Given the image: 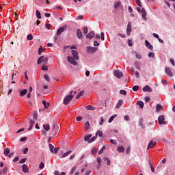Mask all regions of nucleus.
<instances>
[{
	"label": "nucleus",
	"mask_w": 175,
	"mask_h": 175,
	"mask_svg": "<svg viewBox=\"0 0 175 175\" xmlns=\"http://www.w3.org/2000/svg\"><path fill=\"white\" fill-rule=\"evenodd\" d=\"M73 99V95L67 96L64 100V105H68V103Z\"/></svg>",
	"instance_id": "obj_1"
},
{
	"label": "nucleus",
	"mask_w": 175,
	"mask_h": 175,
	"mask_svg": "<svg viewBox=\"0 0 175 175\" xmlns=\"http://www.w3.org/2000/svg\"><path fill=\"white\" fill-rule=\"evenodd\" d=\"M165 72L167 76H169V77H173V72H172V69H170L168 67H165Z\"/></svg>",
	"instance_id": "obj_2"
},
{
	"label": "nucleus",
	"mask_w": 175,
	"mask_h": 175,
	"mask_svg": "<svg viewBox=\"0 0 175 175\" xmlns=\"http://www.w3.org/2000/svg\"><path fill=\"white\" fill-rule=\"evenodd\" d=\"M67 59H68V62H70V64H72V65H75V66H76V65H77V62H76V60H75V58H73L70 56H68Z\"/></svg>",
	"instance_id": "obj_3"
},
{
	"label": "nucleus",
	"mask_w": 175,
	"mask_h": 175,
	"mask_svg": "<svg viewBox=\"0 0 175 175\" xmlns=\"http://www.w3.org/2000/svg\"><path fill=\"white\" fill-rule=\"evenodd\" d=\"M159 125H165L166 124V122H165V116L161 115L159 117Z\"/></svg>",
	"instance_id": "obj_4"
},
{
	"label": "nucleus",
	"mask_w": 175,
	"mask_h": 175,
	"mask_svg": "<svg viewBox=\"0 0 175 175\" xmlns=\"http://www.w3.org/2000/svg\"><path fill=\"white\" fill-rule=\"evenodd\" d=\"M113 75L114 76H116V77H117L118 79H121V77H122L123 75H122V72L118 70H116L113 72Z\"/></svg>",
	"instance_id": "obj_5"
},
{
	"label": "nucleus",
	"mask_w": 175,
	"mask_h": 175,
	"mask_svg": "<svg viewBox=\"0 0 175 175\" xmlns=\"http://www.w3.org/2000/svg\"><path fill=\"white\" fill-rule=\"evenodd\" d=\"M131 32H132V25H131V23H129L126 28L127 36H131Z\"/></svg>",
	"instance_id": "obj_6"
},
{
	"label": "nucleus",
	"mask_w": 175,
	"mask_h": 175,
	"mask_svg": "<svg viewBox=\"0 0 175 175\" xmlns=\"http://www.w3.org/2000/svg\"><path fill=\"white\" fill-rule=\"evenodd\" d=\"M58 126L54 124L52 127V133L53 136H55L58 133Z\"/></svg>",
	"instance_id": "obj_7"
},
{
	"label": "nucleus",
	"mask_w": 175,
	"mask_h": 175,
	"mask_svg": "<svg viewBox=\"0 0 175 175\" xmlns=\"http://www.w3.org/2000/svg\"><path fill=\"white\" fill-rule=\"evenodd\" d=\"M71 54H72L74 59H76V61H79V53L76 51L72 50Z\"/></svg>",
	"instance_id": "obj_8"
},
{
	"label": "nucleus",
	"mask_w": 175,
	"mask_h": 175,
	"mask_svg": "<svg viewBox=\"0 0 175 175\" xmlns=\"http://www.w3.org/2000/svg\"><path fill=\"white\" fill-rule=\"evenodd\" d=\"M141 13L142 18H144V20H147V12L145 8H142Z\"/></svg>",
	"instance_id": "obj_9"
},
{
	"label": "nucleus",
	"mask_w": 175,
	"mask_h": 175,
	"mask_svg": "<svg viewBox=\"0 0 175 175\" xmlns=\"http://www.w3.org/2000/svg\"><path fill=\"white\" fill-rule=\"evenodd\" d=\"M87 49L88 53H90L91 54L94 53V51H96L98 50L96 47L87 46Z\"/></svg>",
	"instance_id": "obj_10"
},
{
	"label": "nucleus",
	"mask_w": 175,
	"mask_h": 175,
	"mask_svg": "<svg viewBox=\"0 0 175 175\" xmlns=\"http://www.w3.org/2000/svg\"><path fill=\"white\" fill-rule=\"evenodd\" d=\"M142 90L144 92H152V88L150 87L149 85H146L142 88Z\"/></svg>",
	"instance_id": "obj_11"
},
{
	"label": "nucleus",
	"mask_w": 175,
	"mask_h": 175,
	"mask_svg": "<svg viewBox=\"0 0 175 175\" xmlns=\"http://www.w3.org/2000/svg\"><path fill=\"white\" fill-rule=\"evenodd\" d=\"M155 146H157V142L151 141L147 147V150H150V148H154Z\"/></svg>",
	"instance_id": "obj_12"
},
{
	"label": "nucleus",
	"mask_w": 175,
	"mask_h": 175,
	"mask_svg": "<svg viewBox=\"0 0 175 175\" xmlns=\"http://www.w3.org/2000/svg\"><path fill=\"white\" fill-rule=\"evenodd\" d=\"M22 169H23V173H29V170L28 169V165L23 164L22 165Z\"/></svg>",
	"instance_id": "obj_13"
},
{
	"label": "nucleus",
	"mask_w": 175,
	"mask_h": 175,
	"mask_svg": "<svg viewBox=\"0 0 175 175\" xmlns=\"http://www.w3.org/2000/svg\"><path fill=\"white\" fill-rule=\"evenodd\" d=\"M77 38H78V39H83V33H81V30L79 29L77 30Z\"/></svg>",
	"instance_id": "obj_14"
},
{
	"label": "nucleus",
	"mask_w": 175,
	"mask_h": 175,
	"mask_svg": "<svg viewBox=\"0 0 175 175\" xmlns=\"http://www.w3.org/2000/svg\"><path fill=\"white\" fill-rule=\"evenodd\" d=\"M145 45L148 49H149V50H152L154 49V47L152 46V45H151L148 40H145Z\"/></svg>",
	"instance_id": "obj_15"
},
{
	"label": "nucleus",
	"mask_w": 175,
	"mask_h": 175,
	"mask_svg": "<svg viewBox=\"0 0 175 175\" xmlns=\"http://www.w3.org/2000/svg\"><path fill=\"white\" fill-rule=\"evenodd\" d=\"M95 36V33L94 31H90L89 33L86 35L87 39H92Z\"/></svg>",
	"instance_id": "obj_16"
},
{
	"label": "nucleus",
	"mask_w": 175,
	"mask_h": 175,
	"mask_svg": "<svg viewBox=\"0 0 175 175\" xmlns=\"http://www.w3.org/2000/svg\"><path fill=\"white\" fill-rule=\"evenodd\" d=\"M64 30L65 29L64 28V27H59L57 31V36H59V35H61V33H62V32H64Z\"/></svg>",
	"instance_id": "obj_17"
},
{
	"label": "nucleus",
	"mask_w": 175,
	"mask_h": 175,
	"mask_svg": "<svg viewBox=\"0 0 175 175\" xmlns=\"http://www.w3.org/2000/svg\"><path fill=\"white\" fill-rule=\"evenodd\" d=\"M113 6H114L115 9H118V8H120L121 6V1H118L115 2Z\"/></svg>",
	"instance_id": "obj_18"
},
{
	"label": "nucleus",
	"mask_w": 175,
	"mask_h": 175,
	"mask_svg": "<svg viewBox=\"0 0 175 175\" xmlns=\"http://www.w3.org/2000/svg\"><path fill=\"white\" fill-rule=\"evenodd\" d=\"M8 166H5L3 170L1 171H0V175H2V174H6V172H8Z\"/></svg>",
	"instance_id": "obj_19"
},
{
	"label": "nucleus",
	"mask_w": 175,
	"mask_h": 175,
	"mask_svg": "<svg viewBox=\"0 0 175 175\" xmlns=\"http://www.w3.org/2000/svg\"><path fill=\"white\" fill-rule=\"evenodd\" d=\"M44 56H41L39 57V59L37 61V64L38 65H40V64H42V62H44Z\"/></svg>",
	"instance_id": "obj_20"
},
{
	"label": "nucleus",
	"mask_w": 175,
	"mask_h": 175,
	"mask_svg": "<svg viewBox=\"0 0 175 175\" xmlns=\"http://www.w3.org/2000/svg\"><path fill=\"white\" fill-rule=\"evenodd\" d=\"M3 153L5 157H8L9 154H10V149L9 148L4 149Z\"/></svg>",
	"instance_id": "obj_21"
},
{
	"label": "nucleus",
	"mask_w": 175,
	"mask_h": 175,
	"mask_svg": "<svg viewBox=\"0 0 175 175\" xmlns=\"http://www.w3.org/2000/svg\"><path fill=\"white\" fill-rule=\"evenodd\" d=\"M122 103H124V101L122 100H119L117 105L116 106V109H120L121 106H122Z\"/></svg>",
	"instance_id": "obj_22"
},
{
	"label": "nucleus",
	"mask_w": 175,
	"mask_h": 175,
	"mask_svg": "<svg viewBox=\"0 0 175 175\" xmlns=\"http://www.w3.org/2000/svg\"><path fill=\"white\" fill-rule=\"evenodd\" d=\"M92 137V135L91 134H89L88 135H85V137H84V140L85 142H90V140L91 139V138Z\"/></svg>",
	"instance_id": "obj_23"
},
{
	"label": "nucleus",
	"mask_w": 175,
	"mask_h": 175,
	"mask_svg": "<svg viewBox=\"0 0 175 175\" xmlns=\"http://www.w3.org/2000/svg\"><path fill=\"white\" fill-rule=\"evenodd\" d=\"M137 105L141 107V109H143L144 107V103L143 101H137Z\"/></svg>",
	"instance_id": "obj_24"
},
{
	"label": "nucleus",
	"mask_w": 175,
	"mask_h": 175,
	"mask_svg": "<svg viewBox=\"0 0 175 175\" xmlns=\"http://www.w3.org/2000/svg\"><path fill=\"white\" fill-rule=\"evenodd\" d=\"M70 154H72V150H69L66 153H64L62 156V158H66V157H68V155H69Z\"/></svg>",
	"instance_id": "obj_25"
},
{
	"label": "nucleus",
	"mask_w": 175,
	"mask_h": 175,
	"mask_svg": "<svg viewBox=\"0 0 175 175\" xmlns=\"http://www.w3.org/2000/svg\"><path fill=\"white\" fill-rule=\"evenodd\" d=\"M27 92H28V90L27 89H24L21 92L20 96H24V95H27Z\"/></svg>",
	"instance_id": "obj_26"
},
{
	"label": "nucleus",
	"mask_w": 175,
	"mask_h": 175,
	"mask_svg": "<svg viewBox=\"0 0 175 175\" xmlns=\"http://www.w3.org/2000/svg\"><path fill=\"white\" fill-rule=\"evenodd\" d=\"M117 151L118 152H124V151H125V148H123V146H119L118 148H117Z\"/></svg>",
	"instance_id": "obj_27"
},
{
	"label": "nucleus",
	"mask_w": 175,
	"mask_h": 175,
	"mask_svg": "<svg viewBox=\"0 0 175 175\" xmlns=\"http://www.w3.org/2000/svg\"><path fill=\"white\" fill-rule=\"evenodd\" d=\"M86 110H95V107H93L92 105H88L85 107Z\"/></svg>",
	"instance_id": "obj_28"
},
{
	"label": "nucleus",
	"mask_w": 175,
	"mask_h": 175,
	"mask_svg": "<svg viewBox=\"0 0 175 175\" xmlns=\"http://www.w3.org/2000/svg\"><path fill=\"white\" fill-rule=\"evenodd\" d=\"M85 131H88V129H90V122H88V121L85 122Z\"/></svg>",
	"instance_id": "obj_29"
},
{
	"label": "nucleus",
	"mask_w": 175,
	"mask_h": 175,
	"mask_svg": "<svg viewBox=\"0 0 175 175\" xmlns=\"http://www.w3.org/2000/svg\"><path fill=\"white\" fill-rule=\"evenodd\" d=\"M43 128H44V129H45V131H46L47 132H49V131H50V125H49V124H44V125H43Z\"/></svg>",
	"instance_id": "obj_30"
},
{
	"label": "nucleus",
	"mask_w": 175,
	"mask_h": 175,
	"mask_svg": "<svg viewBox=\"0 0 175 175\" xmlns=\"http://www.w3.org/2000/svg\"><path fill=\"white\" fill-rule=\"evenodd\" d=\"M36 14L37 18H38V19L42 18V16H41L40 12H39V10L36 11Z\"/></svg>",
	"instance_id": "obj_31"
},
{
	"label": "nucleus",
	"mask_w": 175,
	"mask_h": 175,
	"mask_svg": "<svg viewBox=\"0 0 175 175\" xmlns=\"http://www.w3.org/2000/svg\"><path fill=\"white\" fill-rule=\"evenodd\" d=\"M96 136H99V137H102L103 136V133L100 131H98L96 133Z\"/></svg>",
	"instance_id": "obj_32"
},
{
	"label": "nucleus",
	"mask_w": 175,
	"mask_h": 175,
	"mask_svg": "<svg viewBox=\"0 0 175 175\" xmlns=\"http://www.w3.org/2000/svg\"><path fill=\"white\" fill-rule=\"evenodd\" d=\"M42 105H44L45 109H47L50 106V103H46V100L42 101Z\"/></svg>",
	"instance_id": "obj_33"
},
{
	"label": "nucleus",
	"mask_w": 175,
	"mask_h": 175,
	"mask_svg": "<svg viewBox=\"0 0 175 175\" xmlns=\"http://www.w3.org/2000/svg\"><path fill=\"white\" fill-rule=\"evenodd\" d=\"M116 117H117V114L112 116L110 117V118L109 119L108 122H109V124L111 122H113V120H114V118H116Z\"/></svg>",
	"instance_id": "obj_34"
},
{
	"label": "nucleus",
	"mask_w": 175,
	"mask_h": 175,
	"mask_svg": "<svg viewBox=\"0 0 175 175\" xmlns=\"http://www.w3.org/2000/svg\"><path fill=\"white\" fill-rule=\"evenodd\" d=\"M104 161L107 162L108 166L110 165V164L111 163L110 159L108 157H105Z\"/></svg>",
	"instance_id": "obj_35"
},
{
	"label": "nucleus",
	"mask_w": 175,
	"mask_h": 175,
	"mask_svg": "<svg viewBox=\"0 0 175 175\" xmlns=\"http://www.w3.org/2000/svg\"><path fill=\"white\" fill-rule=\"evenodd\" d=\"M156 110H157L158 111H159V110H162V105H161L160 104H157L156 105Z\"/></svg>",
	"instance_id": "obj_36"
},
{
	"label": "nucleus",
	"mask_w": 175,
	"mask_h": 175,
	"mask_svg": "<svg viewBox=\"0 0 175 175\" xmlns=\"http://www.w3.org/2000/svg\"><path fill=\"white\" fill-rule=\"evenodd\" d=\"M105 150H106V146H103L102 148L98 151V154L100 155V154L103 153Z\"/></svg>",
	"instance_id": "obj_37"
},
{
	"label": "nucleus",
	"mask_w": 175,
	"mask_h": 175,
	"mask_svg": "<svg viewBox=\"0 0 175 175\" xmlns=\"http://www.w3.org/2000/svg\"><path fill=\"white\" fill-rule=\"evenodd\" d=\"M49 150L51 152H54V146L51 144H49Z\"/></svg>",
	"instance_id": "obj_38"
},
{
	"label": "nucleus",
	"mask_w": 175,
	"mask_h": 175,
	"mask_svg": "<svg viewBox=\"0 0 175 175\" xmlns=\"http://www.w3.org/2000/svg\"><path fill=\"white\" fill-rule=\"evenodd\" d=\"M96 152H98V149H96V148H93L92 150V154L93 155H95V154H96Z\"/></svg>",
	"instance_id": "obj_39"
},
{
	"label": "nucleus",
	"mask_w": 175,
	"mask_h": 175,
	"mask_svg": "<svg viewBox=\"0 0 175 175\" xmlns=\"http://www.w3.org/2000/svg\"><path fill=\"white\" fill-rule=\"evenodd\" d=\"M149 165L151 169V172L154 173V172H155V170L154 169V166L152 165V163H151V161H149Z\"/></svg>",
	"instance_id": "obj_40"
},
{
	"label": "nucleus",
	"mask_w": 175,
	"mask_h": 175,
	"mask_svg": "<svg viewBox=\"0 0 175 175\" xmlns=\"http://www.w3.org/2000/svg\"><path fill=\"white\" fill-rule=\"evenodd\" d=\"M27 40H32V39H33V36H32V34H28L27 36Z\"/></svg>",
	"instance_id": "obj_41"
},
{
	"label": "nucleus",
	"mask_w": 175,
	"mask_h": 175,
	"mask_svg": "<svg viewBox=\"0 0 175 175\" xmlns=\"http://www.w3.org/2000/svg\"><path fill=\"white\" fill-rule=\"evenodd\" d=\"M135 57L137 59H142V55H140L139 53L135 54Z\"/></svg>",
	"instance_id": "obj_42"
},
{
	"label": "nucleus",
	"mask_w": 175,
	"mask_h": 175,
	"mask_svg": "<svg viewBox=\"0 0 175 175\" xmlns=\"http://www.w3.org/2000/svg\"><path fill=\"white\" fill-rule=\"evenodd\" d=\"M133 91H139V86L138 85H134L132 88Z\"/></svg>",
	"instance_id": "obj_43"
},
{
	"label": "nucleus",
	"mask_w": 175,
	"mask_h": 175,
	"mask_svg": "<svg viewBox=\"0 0 175 175\" xmlns=\"http://www.w3.org/2000/svg\"><path fill=\"white\" fill-rule=\"evenodd\" d=\"M33 121H38V114L34 113V114L33 115Z\"/></svg>",
	"instance_id": "obj_44"
},
{
	"label": "nucleus",
	"mask_w": 175,
	"mask_h": 175,
	"mask_svg": "<svg viewBox=\"0 0 175 175\" xmlns=\"http://www.w3.org/2000/svg\"><path fill=\"white\" fill-rule=\"evenodd\" d=\"M104 122H105V120L103 119V116H101L100 121L99 122V125H103Z\"/></svg>",
	"instance_id": "obj_45"
},
{
	"label": "nucleus",
	"mask_w": 175,
	"mask_h": 175,
	"mask_svg": "<svg viewBox=\"0 0 175 175\" xmlns=\"http://www.w3.org/2000/svg\"><path fill=\"white\" fill-rule=\"evenodd\" d=\"M42 70H49V67L47 66H44V64L42 66Z\"/></svg>",
	"instance_id": "obj_46"
},
{
	"label": "nucleus",
	"mask_w": 175,
	"mask_h": 175,
	"mask_svg": "<svg viewBox=\"0 0 175 175\" xmlns=\"http://www.w3.org/2000/svg\"><path fill=\"white\" fill-rule=\"evenodd\" d=\"M96 137H92L90 140L88 141V143H92L94 142H95Z\"/></svg>",
	"instance_id": "obj_47"
},
{
	"label": "nucleus",
	"mask_w": 175,
	"mask_h": 175,
	"mask_svg": "<svg viewBox=\"0 0 175 175\" xmlns=\"http://www.w3.org/2000/svg\"><path fill=\"white\" fill-rule=\"evenodd\" d=\"M120 94H121V95H126V90H122L120 91Z\"/></svg>",
	"instance_id": "obj_48"
},
{
	"label": "nucleus",
	"mask_w": 175,
	"mask_h": 175,
	"mask_svg": "<svg viewBox=\"0 0 175 175\" xmlns=\"http://www.w3.org/2000/svg\"><path fill=\"white\" fill-rule=\"evenodd\" d=\"M148 55L149 57H152V58H154V57H155V55L152 52L149 53Z\"/></svg>",
	"instance_id": "obj_49"
},
{
	"label": "nucleus",
	"mask_w": 175,
	"mask_h": 175,
	"mask_svg": "<svg viewBox=\"0 0 175 175\" xmlns=\"http://www.w3.org/2000/svg\"><path fill=\"white\" fill-rule=\"evenodd\" d=\"M110 143L111 144H113L114 146H117V142L115 141L114 139H110Z\"/></svg>",
	"instance_id": "obj_50"
},
{
	"label": "nucleus",
	"mask_w": 175,
	"mask_h": 175,
	"mask_svg": "<svg viewBox=\"0 0 175 175\" xmlns=\"http://www.w3.org/2000/svg\"><path fill=\"white\" fill-rule=\"evenodd\" d=\"M81 120H83V117H81V116H77L76 118V121H77L78 122H80V121H81Z\"/></svg>",
	"instance_id": "obj_51"
},
{
	"label": "nucleus",
	"mask_w": 175,
	"mask_h": 175,
	"mask_svg": "<svg viewBox=\"0 0 175 175\" xmlns=\"http://www.w3.org/2000/svg\"><path fill=\"white\" fill-rule=\"evenodd\" d=\"M27 159L24 158L20 160L19 163H25Z\"/></svg>",
	"instance_id": "obj_52"
},
{
	"label": "nucleus",
	"mask_w": 175,
	"mask_h": 175,
	"mask_svg": "<svg viewBox=\"0 0 175 175\" xmlns=\"http://www.w3.org/2000/svg\"><path fill=\"white\" fill-rule=\"evenodd\" d=\"M49 62V57H44V65H46Z\"/></svg>",
	"instance_id": "obj_53"
},
{
	"label": "nucleus",
	"mask_w": 175,
	"mask_h": 175,
	"mask_svg": "<svg viewBox=\"0 0 175 175\" xmlns=\"http://www.w3.org/2000/svg\"><path fill=\"white\" fill-rule=\"evenodd\" d=\"M135 2L137 6L142 7V3L140 2V0H135Z\"/></svg>",
	"instance_id": "obj_54"
},
{
	"label": "nucleus",
	"mask_w": 175,
	"mask_h": 175,
	"mask_svg": "<svg viewBox=\"0 0 175 175\" xmlns=\"http://www.w3.org/2000/svg\"><path fill=\"white\" fill-rule=\"evenodd\" d=\"M36 121V120H30L29 125H31V126H33V125H35Z\"/></svg>",
	"instance_id": "obj_55"
},
{
	"label": "nucleus",
	"mask_w": 175,
	"mask_h": 175,
	"mask_svg": "<svg viewBox=\"0 0 175 175\" xmlns=\"http://www.w3.org/2000/svg\"><path fill=\"white\" fill-rule=\"evenodd\" d=\"M43 167H44V163H43V162H41L40 163L39 168L40 169H43Z\"/></svg>",
	"instance_id": "obj_56"
},
{
	"label": "nucleus",
	"mask_w": 175,
	"mask_h": 175,
	"mask_svg": "<svg viewBox=\"0 0 175 175\" xmlns=\"http://www.w3.org/2000/svg\"><path fill=\"white\" fill-rule=\"evenodd\" d=\"M58 150H59V147L53 148L54 154H57V152H58Z\"/></svg>",
	"instance_id": "obj_57"
},
{
	"label": "nucleus",
	"mask_w": 175,
	"mask_h": 175,
	"mask_svg": "<svg viewBox=\"0 0 175 175\" xmlns=\"http://www.w3.org/2000/svg\"><path fill=\"white\" fill-rule=\"evenodd\" d=\"M128 44L129 47H132L133 44H132V40H128Z\"/></svg>",
	"instance_id": "obj_58"
},
{
	"label": "nucleus",
	"mask_w": 175,
	"mask_h": 175,
	"mask_svg": "<svg viewBox=\"0 0 175 175\" xmlns=\"http://www.w3.org/2000/svg\"><path fill=\"white\" fill-rule=\"evenodd\" d=\"M76 172V167H73L70 171V174H73Z\"/></svg>",
	"instance_id": "obj_59"
},
{
	"label": "nucleus",
	"mask_w": 175,
	"mask_h": 175,
	"mask_svg": "<svg viewBox=\"0 0 175 175\" xmlns=\"http://www.w3.org/2000/svg\"><path fill=\"white\" fill-rule=\"evenodd\" d=\"M44 79L46 80V81H50V77H49V75H45Z\"/></svg>",
	"instance_id": "obj_60"
},
{
	"label": "nucleus",
	"mask_w": 175,
	"mask_h": 175,
	"mask_svg": "<svg viewBox=\"0 0 175 175\" xmlns=\"http://www.w3.org/2000/svg\"><path fill=\"white\" fill-rule=\"evenodd\" d=\"M151 100V98L148 96L145 97V102H150Z\"/></svg>",
	"instance_id": "obj_61"
},
{
	"label": "nucleus",
	"mask_w": 175,
	"mask_h": 175,
	"mask_svg": "<svg viewBox=\"0 0 175 175\" xmlns=\"http://www.w3.org/2000/svg\"><path fill=\"white\" fill-rule=\"evenodd\" d=\"M45 27L46 28V29H50V28H51V25L50 24H46Z\"/></svg>",
	"instance_id": "obj_62"
},
{
	"label": "nucleus",
	"mask_w": 175,
	"mask_h": 175,
	"mask_svg": "<svg viewBox=\"0 0 175 175\" xmlns=\"http://www.w3.org/2000/svg\"><path fill=\"white\" fill-rule=\"evenodd\" d=\"M27 140V137H23L20 139V142H25Z\"/></svg>",
	"instance_id": "obj_63"
},
{
	"label": "nucleus",
	"mask_w": 175,
	"mask_h": 175,
	"mask_svg": "<svg viewBox=\"0 0 175 175\" xmlns=\"http://www.w3.org/2000/svg\"><path fill=\"white\" fill-rule=\"evenodd\" d=\"M170 63L172 64V66H175L174 59H170Z\"/></svg>",
	"instance_id": "obj_64"
}]
</instances>
